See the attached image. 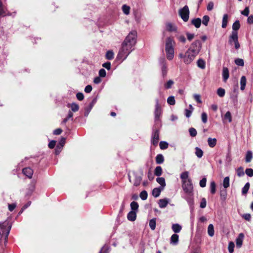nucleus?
I'll use <instances>...</instances> for the list:
<instances>
[{
	"instance_id": "obj_26",
	"label": "nucleus",
	"mask_w": 253,
	"mask_h": 253,
	"mask_svg": "<svg viewBox=\"0 0 253 253\" xmlns=\"http://www.w3.org/2000/svg\"><path fill=\"white\" fill-rule=\"evenodd\" d=\"M167 30L170 32H173L176 30V27L175 25L169 23L166 24Z\"/></svg>"
},
{
	"instance_id": "obj_46",
	"label": "nucleus",
	"mask_w": 253,
	"mask_h": 253,
	"mask_svg": "<svg viewBox=\"0 0 253 253\" xmlns=\"http://www.w3.org/2000/svg\"><path fill=\"white\" fill-rule=\"evenodd\" d=\"M173 84V81L171 80H169L165 84L164 86L166 89H169L171 87Z\"/></svg>"
},
{
	"instance_id": "obj_52",
	"label": "nucleus",
	"mask_w": 253,
	"mask_h": 253,
	"mask_svg": "<svg viewBox=\"0 0 253 253\" xmlns=\"http://www.w3.org/2000/svg\"><path fill=\"white\" fill-rule=\"evenodd\" d=\"M210 20V17L208 15H205L203 17L202 23L205 26H207Z\"/></svg>"
},
{
	"instance_id": "obj_9",
	"label": "nucleus",
	"mask_w": 253,
	"mask_h": 253,
	"mask_svg": "<svg viewBox=\"0 0 253 253\" xmlns=\"http://www.w3.org/2000/svg\"><path fill=\"white\" fill-rule=\"evenodd\" d=\"M159 63L161 66L162 76L165 78L168 72V65L166 59L164 58H161L159 59Z\"/></svg>"
},
{
	"instance_id": "obj_47",
	"label": "nucleus",
	"mask_w": 253,
	"mask_h": 253,
	"mask_svg": "<svg viewBox=\"0 0 253 253\" xmlns=\"http://www.w3.org/2000/svg\"><path fill=\"white\" fill-rule=\"evenodd\" d=\"M237 174L238 176L241 177L244 175L245 172L244 169L242 167L239 168L237 170Z\"/></svg>"
},
{
	"instance_id": "obj_15",
	"label": "nucleus",
	"mask_w": 253,
	"mask_h": 253,
	"mask_svg": "<svg viewBox=\"0 0 253 253\" xmlns=\"http://www.w3.org/2000/svg\"><path fill=\"white\" fill-rule=\"evenodd\" d=\"M23 173L27 176L28 178H31L33 174V170L30 168H26L22 170Z\"/></svg>"
},
{
	"instance_id": "obj_64",
	"label": "nucleus",
	"mask_w": 253,
	"mask_h": 253,
	"mask_svg": "<svg viewBox=\"0 0 253 253\" xmlns=\"http://www.w3.org/2000/svg\"><path fill=\"white\" fill-rule=\"evenodd\" d=\"M99 253H108V248L106 246H104L103 247Z\"/></svg>"
},
{
	"instance_id": "obj_12",
	"label": "nucleus",
	"mask_w": 253,
	"mask_h": 253,
	"mask_svg": "<svg viewBox=\"0 0 253 253\" xmlns=\"http://www.w3.org/2000/svg\"><path fill=\"white\" fill-rule=\"evenodd\" d=\"M174 40L170 37L167 39L166 42L165 49H174L173 46L174 44Z\"/></svg>"
},
{
	"instance_id": "obj_1",
	"label": "nucleus",
	"mask_w": 253,
	"mask_h": 253,
	"mask_svg": "<svg viewBox=\"0 0 253 253\" xmlns=\"http://www.w3.org/2000/svg\"><path fill=\"white\" fill-rule=\"evenodd\" d=\"M136 37L137 32L135 31H132L128 34L122 44L129 49H133V47L136 42Z\"/></svg>"
},
{
	"instance_id": "obj_10",
	"label": "nucleus",
	"mask_w": 253,
	"mask_h": 253,
	"mask_svg": "<svg viewBox=\"0 0 253 253\" xmlns=\"http://www.w3.org/2000/svg\"><path fill=\"white\" fill-rule=\"evenodd\" d=\"M159 141V132L158 130H155L153 132L151 138V143L156 146Z\"/></svg>"
},
{
	"instance_id": "obj_44",
	"label": "nucleus",
	"mask_w": 253,
	"mask_h": 253,
	"mask_svg": "<svg viewBox=\"0 0 253 253\" xmlns=\"http://www.w3.org/2000/svg\"><path fill=\"white\" fill-rule=\"evenodd\" d=\"M130 207H131V209L132 210V211H136V210H137V209L138 208V204L136 202H134V201L130 203Z\"/></svg>"
},
{
	"instance_id": "obj_29",
	"label": "nucleus",
	"mask_w": 253,
	"mask_h": 253,
	"mask_svg": "<svg viewBox=\"0 0 253 253\" xmlns=\"http://www.w3.org/2000/svg\"><path fill=\"white\" fill-rule=\"evenodd\" d=\"M253 158V153L251 151H248L246 155L245 160L246 163H250Z\"/></svg>"
},
{
	"instance_id": "obj_20",
	"label": "nucleus",
	"mask_w": 253,
	"mask_h": 253,
	"mask_svg": "<svg viewBox=\"0 0 253 253\" xmlns=\"http://www.w3.org/2000/svg\"><path fill=\"white\" fill-rule=\"evenodd\" d=\"M136 214L134 211H130L127 214V219L128 220L133 221L136 219Z\"/></svg>"
},
{
	"instance_id": "obj_42",
	"label": "nucleus",
	"mask_w": 253,
	"mask_h": 253,
	"mask_svg": "<svg viewBox=\"0 0 253 253\" xmlns=\"http://www.w3.org/2000/svg\"><path fill=\"white\" fill-rule=\"evenodd\" d=\"M229 180H230V179H229V177L228 176L225 177L224 178V180H223V187L225 188H228L229 186V185H230Z\"/></svg>"
},
{
	"instance_id": "obj_61",
	"label": "nucleus",
	"mask_w": 253,
	"mask_h": 253,
	"mask_svg": "<svg viewBox=\"0 0 253 253\" xmlns=\"http://www.w3.org/2000/svg\"><path fill=\"white\" fill-rule=\"evenodd\" d=\"M193 96H194V98L195 99V100L198 103H202V100L201 99V96H200V95L199 94H194Z\"/></svg>"
},
{
	"instance_id": "obj_33",
	"label": "nucleus",
	"mask_w": 253,
	"mask_h": 253,
	"mask_svg": "<svg viewBox=\"0 0 253 253\" xmlns=\"http://www.w3.org/2000/svg\"><path fill=\"white\" fill-rule=\"evenodd\" d=\"M156 163L158 164H161L164 161V158L163 155L158 154L157 155L156 158Z\"/></svg>"
},
{
	"instance_id": "obj_30",
	"label": "nucleus",
	"mask_w": 253,
	"mask_h": 253,
	"mask_svg": "<svg viewBox=\"0 0 253 253\" xmlns=\"http://www.w3.org/2000/svg\"><path fill=\"white\" fill-rule=\"evenodd\" d=\"M156 181L159 184H160L161 186L160 187H163V189H164L166 186L165 178L163 177H158L156 179Z\"/></svg>"
},
{
	"instance_id": "obj_32",
	"label": "nucleus",
	"mask_w": 253,
	"mask_h": 253,
	"mask_svg": "<svg viewBox=\"0 0 253 253\" xmlns=\"http://www.w3.org/2000/svg\"><path fill=\"white\" fill-rule=\"evenodd\" d=\"M195 155L198 158H201L203 155V151L201 148L197 147L195 148Z\"/></svg>"
},
{
	"instance_id": "obj_38",
	"label": "nucleus",
	"mask_w": 253,
	"mask_h": 253,
	"mask_svg": "<svg viewBox=\"0 0 253 253\" xmlns=\"http://www.w3.org/2000/svg\"><path fill=\"white\" fill-rule=\"evenodd\" d=\"M154 173L156 176H159L162 175V169L160 166L157 167L155 169Z\"/></svg>"
},
{
	"instance_id": "obj_51",
	"label": "nucleus",
	"mask_w": 253,
	"mask_h": 253,
	"mask_svg": "<svg viewBox=\"0 0 253 253\" xmlns=\"http://www.w3.org/2000/svg\"><path fill=\"white\" fill-rule=\"evenodd\" d=\"M148 197L147 192L144 190L142 191L140 194V197L142 200H145L147 199Z\"/></svg>"
},
{
	"instance_id": "obj_63",
	"label": "nucleus",
	"mask_w": 253,
	"mask_h": 253,
	"mask_svg": "<svg viewBox=\"0 0 253 253\" xmlns=\"http://www.w3.org/2000/svg\"><path fill=\"white\" fill-rule=\"evenodd\" d=\"M213 6H214L213 2L212 1L209 2L207 5V10L208 11H211L213 9Z\"/></svg>"
},
{
	"instance_id": "obj_25",
	"label": "nucleus",
	"mask_w": 253,
	"mask_h": 253,
	"mask_svg": "<svg viewBox=\"0 0 253 253\" xmlns=\"http://www.w3.org/2000/svg\"><path fill=\"white\" fill-rule=\"evenodd\" d=\"M191 23L195 26L196 28H198L200 27L201 24V20L199 18L194 19L192 20Z\"/></svg>"
},
{
	"instance_id": "obj_35",
	"label": "nucleus",
	"mask_w": 253,
	"mask_h": 253,
	"mask_svg": "<svg viewBox=\"0 0 253 253\" xmlns=\"http://www.w3.org/2000/svg\"><path fill=\"white\" fill-rule=\"evenodd\" d=\"M210 191L212 194H214L216 191V184L214 181H211L210 184Z\"/></svg>"
},
{
	"instance_id": "obj_21",
	"label": "nucleus",
	"mask_w": 253,
	"mask_h": 253,
	"mask_svg": "<svg viewBox=\"0 0 253 253\" xmlns=\"http://www.w3.org/2000/svg\"><path fill=\"white\" fill-rule=\"evenodd\" d=\"M169 203V199H160L159 201V205L161 208H165L168 205Z\"/></svg>"
},
{
	"instance_id": "obj_55",
	"label": "nucleus",
	"mask_w": 253,
	"mask_h": 253,
	"mask_svg": "<svg viewBox=\"0 0 253 253\" xmlns=\"http://www.w3.org/2000/svg\"><path fill=\"white\" fill-rule=\"evenodd\" d=\"M235 62L236 65L240 66H243L244 65V60L242 59H237L235 60Z\"/></svg>"
},
{
	"instance_id": "obj_60",
	"label": "nucleus",
	"mask_w": 253,
	"mask_h": 253,
	"mask_svg": "<svg viewBox=\"0 0 253 253\" xmlns=\"http://www.w3.org/2000/svg\"><path fill=\"white\" fill-rule=\"evenodd\" d=\"M93 105V103H91L90 104L89 107L85 109V113H84V115L85 116H87L88 115V114H89L90 111L91 110Z\"/></svg>"
},
{
	"instance_id": "obj_41",
	"label": "nucleus",
	"mask_w": 253,
	"mask_h": 253,
	"mask_svg": "<svg viewBox=\"0 0 253 253\" xmlns=\"http://www.w3.org/2000/svg\"><path fill=\"white\" fill-rule=\"evenodd\" d=\"M197 66L201 69H204L205 68V62L203 59H200L197 61Z\"/></svg>"
},
{
	"instance_id": "obj_37",
	"label": "nucleus",
	"mask_w": 253,
	"mask_h": 253,
	"mask_svg": "<svg viewBox=\"0 0 253 253\" xmlns=\"http://www.w3.org/2000/svg\"><path fill=\"white\" fill-rule=\"evenodd\" d=\"M114 53L112 50L108 51L105 55L106 58L108 60H111L114 58Z\"/></svg>"
},
{
	"instance_id": "obj_40",
	"label": "nucleus",
	"mask_w": 253,
	"mask_h": 253,
	"mask_svg": "<svg viewBox=\"0 0 253 253\" xmlns=\"http://www.w3.org/2000/svg\"><path fill=\"white\" fill-rule=\"evenodd\" d=\"M224 120H227L229 123L232 122L231 114L229 111H227L225 114Z\"/></svg>"
},
{
	"instance_id": "obj_59",
	"label": "nucleus",
	"mask_w": 253,
	"mask_h": 253,
	"mask_svg": "<svg viewBox=\"0 0 253 253\" xmlns=\"http://www.w3.org/2000/svg\"><path fill=\"white\" fill-rule=\"evenodd\" d=\"M207 205V202L205 198H203L202 199L200 203V207L202 209L205 208Z\"/></svg>"
},
{
	"instance_id": "obj_5",
	"label": "nucleus",
	"mask_w": 253,
	"mask_h": 253,
	"mask_svg": "<svg viewBox=\"0 0 253 253\" xmlns=\"http://www.w3.org/2000/svg\"><path fill=\"white\" fill-rule=\"evenodd\" d=\"M133 177L134 178V179L133 180V181H132L131 180V176L129 174H128L129 181L133 183V185L134 186H137L140 185L141 180H142V174L141 173H138L137 172H133L132 173Z\"/></svg>"
},
{
	"instance_id": "obj_11",
	"label": "nucleus",
	"mask_w": 253,
	"mask_h": 253,
	"mask_svg": "<svg viewBox=\"0 0 253 253\" xmlns=\"http://www.w3.org/2000/svg\"><path fill=\"white\" fill-rule=\"evenodd\" d=\"M156 106H155V121L158 120L159 118L161 115V108L159 104L158 99L156 100Z\"/></svg>"
},
{
	"instance_id": "obj_36",
	"label": "nucleus",
	"mask_w": 253,
	"mask_h": 253,
	"mask_svg": "<svg viewBox=\"0 0 253 253\" xmlns=\"http://www.w3.org/2000/svg\"><path fill=\"white\" fill-rule=\"evenodd\" d=\"M156 218H153L149 221V226L152 230H155L156 228Z\"/></svg>"
},
{
	"instance_id": "obj_22",
	"label": "nucleus",
	"mask_w": 253,
	"mask_h": 253,
	"mask_svg": "<svg viewBox=\"0 0 253 253\" xmlns=\"http://www.w3.org/2000/svg\"><path fill=\"white\" fill-rule=\"evenodd\" d=\"M222 76L224 82H226L227 80L228 79L229 75V70L227 68L223 67V72H222Z\"/></svg>"
},
{
	"instance_id": "obj_18",
	"label": "nucleus",
	"mask_w": 253,
	"mask_h": 253,
	"mask_svg": "<svg viewBox=\"0 0 253 253\" xmlns=\"http://www.w3.org/2000/svg\"><path fill=\"white\" fill-rule=\"evenodd\" d=\"M178 239L179 236L177 234H173L170 237V243L174 245H177L178 242Z\"/></svg>"
},
{
	"instance_id": "obj_45",
	"label": "nucleus",
	"mask_w": 253,
	"mask_h": 253,
	"mask_svg": "<svg viewBox=\"0 0 253 253\" xmlns=\"http://www.w3.org/2000/svg\"><path fill=\"white\" fill-rule=\"evenodd\" d=\"M168 103L170 105H173L175 103V101L174 96H170L168 97L167 99Z\"/></svg>"
},
{
	"instance_id": "obj_53",
	"label": "nucleus",
	"mask_w": 253,
	"mask_h": 253,
	"mask_svg": "<svg viewBox=\"0 0 253 253\" xmlns=\"http://www.w3.org/2000/svg\"><path fill=\"white\" fill-rule=\"evenodd\" d=\"M201 119L203 123L205 124L208 121V116L207 114L205 112H203L201 114Z\"/></svg>"
},
{
	"instance_id": "obj_23",
	"label": "nucleus",
	"mask_w": 253,
	"mask_h": 253,
	"mask_svg": "<svg viewBox=\"0 0 253 253\" xmlns=\"http://www.w3.org/2000/svg\"><path fill=\"white\" fill-rule=\"evenodd\" d=\"M216 143H217V140L216 138H212L209 137L208 139V145L211 148L214 147L216 145Z\"/></svg>"
},
{
	"instance_id": "obj_50",
	"label": "nucleus",
	"mask_w": 253,
	"mask_h": 253,
	"mask_svg": "<svg viewBox=\"0 0 253 253\" xmlns=\"http://www.w3.org/2000/svg\"><path fill=\"white\" fill-rule=\"evenodd\" d=\"M189 132L192 137L196 136L197 134V130L193 127H191L189 129Z\"/></svg>"
},
{
	"instance_id": "obj_6",
	"label": "nucleus",
	"mask_w": 253,
	"mask_h": 253,
	"mask_svg": "<svg viewBox=\"0 0 253 253\" xmlns=\"http://www.w3.org/2000/svg\"><path fill=\"white\" fill-rule=\"evenodd\" d=\"M201 48V42L199 40H196L192 43L188 50H191L194 54L197 55L200 51Z\"/></svg>"
},
{
	"instance_id": "obj_56",
	"label": "nucleus",
	"mask_w": 253,
	"mask_h": 253,
	"mask_svg": "<svg viewBox=\"0 0 253 253\" xmlns=\"http://www.w3.org/2000/svg\"><path fill=\"white\" fill-rule=\"evenodd\" d=\"M65 141H66V139L64 137H62L61 139V140H60V141L59 142V144H58V145H59V147H60L59 149H62V148L63 147L64 145H65Z\"/></svg>"
},
{
	"instance_id": "obj_27",
	"label": "nucleus",
	"mask_w": 253,
	"mask_h": 253,
	"mask_svg": "<svg viewBox=\"0 0 253 253\" xmlns=\"http://www.w3.org/2000/svg\"><path fill=\"white\" fill-rule=\"evenodd\" d=\"M246 82L247 80L246 77L244 76H242L240 80V88L242 90H244L245 89L246 85Z\"/></svg>"
},
{
	"instance_id": "obj_19",
	"label": "nucleus",
	"mask_w": 253,
	"mask_h": 253,
	"mask_svg": "<svg viewBox=\"0 0 253 253\" xmlns=\"http://www.w3.org/2000/svg\"><path fill=\"white\" fill-rule=\"evenodd\" d=\"M163 190L164 189H163V187L155 188L152 191L153 196L155 198L159 197L161 191Z\"/></svg>"
},
{
	"instance_id": "obj_14",
	"label": "nucleus",
	"mask_w": 253,
	"mask_h": 253,
	"mask_svg": "<svg viewBox=\"0 0 253 253\" xmlns=\"http://www.w3.org/2000/svg\"><path fill=\"white\" fill-rule=\"evenodd\" d=\"M180 177L181 179V183L187 181V180H191V179L189 178V172L187 171L182 172L180 175Z\"/></svg>"
},
{
	"instance_id": "obj_58",
	"label": "nucleus",
	"mask_w": 253,
	"mask_h": 253,
	"mask_svg": "<svg viewBox=\"0 0 253 253\" xmlns=\"http://www.w3.org/2000/svg\"><path fill=\"white\" fill-rule=\"evenodd\" d=\"M246 174L250 176V177H252L253 176V169H250V168H249V169H246Z\"/></svg>"
},
{
	"instance_id": "obj_28",
	"label": "nucleus",
	"mask_w": 253,
	"mask_h": 253,
	"mask_svg": "<svg viewBox=\"0 0 253 253\" xmlns=\"http://www.w3.org/2000/svg\"><path fill=\"white\" fill-rule=\"evenodd\" d=\"M208 233L210 237H213L214 234V227L212 224H209L208 227Z\"/></svg>"
},
{
	"instance_id": "obj_4",
	"label": "nucleus",
	"mask_w": 253,
	"mask_h": 253,
	"mask_svg": "<svg viewBox=\"0 0 253 253\" xmlns=\"http://www.w3.org/2000/svg\"><path fill=\"white\" fill-rule=\"evenodd\" d=\"M182 188L184 192L188 195L191 196L193 195V185L192 180H187L182 183Z\"/></svg>"
},
{
	"instance_id": "obj_24",
	"label": "nucleus",
	"mask_w": 253,
	"mask_h": 253,
	"mask_svg": "<svg viewBox=\"0 0 253 253\" xmlns=\"http://www.w3.org/2000/svg\"><path fill=\"white\" fill-rule=\"evenodd\" d=\"M171 228L174 232L177 233L180 232L182 227L179 224L175 223L172 224Z\"/></svg>"
},
{
	"instance_id": "obj_49",
	"label": "nucleus",
	"mask_w": 253,
	"mask_h": 253,
	"mask_svg": "<svg viewBox=\"0 0 253 253\" xmlns=\"http://www.w3.org/2000/svg\"><path fill=\"white\" fill-rule=\"evenodd\" d=\"M225 89L222 88H219L217 89V93L218 95L221 97H223L225 95Z\"/></svg>"
},
{
	"instance_id": "obj_48",
	"label": "nucleus",
	"mask_w": 253,
	"mask_h": 253,
	"mask_svg": "<svg viewBox=\"0 0 253 253\" xmlns=\"http://www.w3.org/2000/svg\"><path fill=\"white\" fill-rule=\"evenodd\" d=\"M235 247V244L233 242H229L228 244V251L230 253H233L234 252V248Z\"/></svg>"
},
{
	"instance_id": "obj_17",
	"label": "nucleus",
	"mask_w": 253,
	"mask_h": 253,
	"mask_svg": "<svg viewBox=\"0 0 253 253\" xmlns=\"http://www.w3.org/2000/svg\"><path fill=\"white\" fill-rule=\"evenodd\" d=\"M165 50L167 54V59L169 60H171L174 57V49H165Z\"/></svg>"
},
{
	"instance_id": "obj_7",
	"label": "nucleus",
	"mask_w": 253,
	"mask_h": 253,
	"mask_svg": "<svg viewBox=\"0 0 253 253\" xmlns=\"http://www.w3.org/2000/svg\"><path fill=\"white\" fill-rule=\"evenodd\" d=\"M178 13L183 21H188L189 17L190 12L189 7L187 5H185L183 8H180L179 10Z\"/></svg>"
},
{
	"instance_id": "obj_34",
	"label": "nucleus",
	"mask_w": 253,
	"mask_h": 253,
	"mask_svg": "<svg viewBox=\"0 0 253 253\" xmlns=\"http://www.w3.org/2000/svg\"><path fill=\"white\" fill-rule=\"evenodd\" d=\"M240 27V24L238 20L236 21L232 25L233 31H237Z\"/></svg>"
},
{
	"instance_id": "obj_3",
	"label": "nucleus",
	"mask_w": 253,
	"mask_h": 253,
	"mask_svg": "<svg viewBox=\"0 0 253 253\" xmlns=\"http://www.w3.org/2000/svg\"><path fill=\"white\" fill-rule=\"evenodd\" d=\"M133 49H129L126 46L122 44V48L119 50V53L117 56V59L120 60L121 62L124 61L126 58L129 53L132 51Z\"/></svg>"
},
{
	"instance_id": "obj_8",
	"label": "nucleus",
	"mask_w": 253,
	"mask_h": 253,
	"mask_svg": "<svg viewBox=\"0 0 253 253\" xmlns=\"http://www.w3.org/2000/svg\"><path fill=\"white\" fill-rule=\"evenodd\" d=\"M229 42L230 44H232L233 42L235 44V47L236 49H238L240 45L238 42V37L237 31H232L231 35L229 37Z\"/></svg>"
},
{
	"instance_id": "obj_2",
	"label": "nucleus",
	"mask_w": 253,
	"mask_h": 253,
	"mask_svg": "<svg viewBox=\"0 0 253 253\" xmlns=\"http://www.w3.org/2000/svg\"><path fill=\"white\" fill-rule=\"evenodd\" d=\"M196 56V54H194V53L188 49L185 53L181 52L178 54L179 58L182 59L183 62L186 64H190Z\"/></svg>"
},
{
	"instance_id": "obj_13",
	"label": "nucleus",
	"mask_w": 253,
	"mask_h": 253,
	"mask_svg": "<svg viewBox=\"0 0 253 253\" xmlns=\"http://www.w3.org/2000/svg\"><path fill=\"white\" fill-rule=\"evenodd\" d=\"M244 238V234L242 233H240L236 240V246L238 248H240L241 247V246L243 244V241Z\"/></svg>"
},
{
	"instance_id": "obj_16",
	"label": "nucleus",
	"mask_w": 253,
	"mask_h": 253,
	"mask_svg": "<svg viewBox=\"0 0 253 253\" xmlns=\"http://www.w3.org/2000/svg\"><path fill=\"white\" fill-rule=\"evenodd\" d=\"M67 107L70 108L71 109V111L76 112L79 110V106L76 103H72L71 104H68Z\"/></svg>"
},
{
	"instance_id": "obj_39",
	"label": "nucleus",
	"mask_w": 253,
	"mask_h": 253,
	"mask_svg": "<svg viewBox=\"0 0 253 253\" xmlns=\"http://www.w3.org/2000/svg\"><path fill=\"white\" fill-rule=\"evenodd\" d=\"M250 188V183L249 182H247L246 183L244 187L242 188V192L243 195L246 194Z\"/></svg>"
},
{
	"instance_id": "obj_62",
	"label": "nucleus",
	"mask_w": 253,
	"mask_h": 253,
	"mask_svg": "<svg viewBox=\"0 0 253 253\" xmlns=\"http://www.w3.org/2000/svg\"><path fill=\"white\" fill-rule=\"evenodd\" d=\"M76 97L77 99L80 101L83 100L84 98V95L83 93L81 92L77 93L76 94Z\"/></svg>"
},
{
	"instance_id": "obj_43",
	"label": "nucleus",
	"mask_w": 253,
	"mask_h": 253,
	"mask_svg": "<svg viewBox=\"0 0 253 253\" xmlns=\"http://www.w3.org/2000/svg\"><path fill=\"white\" fill-rule=\"evenodd\" d=\"M122 10L125 14L128 15L129 13L130 7L126 4L123 5L122 6Z\"/></svg>"
},
{
	"instance_id": "obj_31",
	"label": "nucleus",
	"mask_w": 253,
	"mask_h": 253,
	"mask_svg": "<svg viewBox=\"0 0 253 253\" xmlns=\"http://www.w3.org/2000/svg\"><path fill=\"white\" fill-rule=\"evenodd\" d=\"M228 16L227 14H224L222 21V27L223 28H225L227 27L228 23Z\"/></svg>"
},
{
	"instance_id": "obj_57",
	"label": "nucleus",
	"mask_w": 253,
	"mask_h": 253,
	"mask_svg": "<svg viewBox=\"0 0 253 253\" xmlns=\"http://www.w3.org/2000/svg\"><path fill=\"white\" fill-rule=\"evenodd\" d=\"M207 179L205 177L203 178L200 181V186L204 188L206 186Z\"/></svg>"
},
{
	"instance_id": "obj_54",
	"label": "nucleus",
	"mask_w": 253,
	"mask_h": 253,
	"mask_svg": "<svg viewBox=\"0 0 253 253\" xmlns=\"http://www.w3.org/2000/svg\"><path fill=\"white\" fill-rule=\"evenodd\" d=\"M160 147L161 149H166L168 147V143L165 141H161Z\"/></svg>"
}]
</instances>
